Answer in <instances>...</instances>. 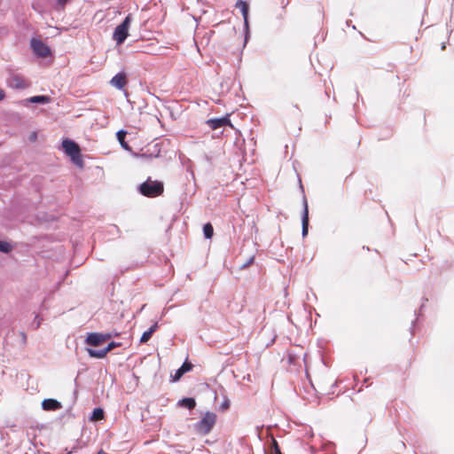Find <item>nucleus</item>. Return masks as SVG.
Segmentation results:
<instances>
[{"mask_svg":"<svg viewBox=\"0 0 454 454\" xmlns=\"http://www.w3.org/2000/svg\"><path fill=\"white\" fill-rule=\"evenodd\" d=\"M217 416L212 411H207L201 419L194 425L195 432L200 435H207L216 423Z\"/></svg>","mask_w":454,"mask_h":454,"instance_id":"obj_1","label":"nucleus"},{"mask_svg":"<svg viewBox=\"0 0 454 454\" xmlns=\"http://www.w3.org/2000/svg\"><path fill=\"white\" fill-rule=\"evenodd\" d=\"M163 184L160 181L148 178L139 186V191L145 197H158L163 192Z\"/></svg>","mask_w":454,"mask_h":454,"instance_id":"obj_2","label":"nucleus"},{"mask_svg":"<svg viewBox=\"0 0 454 454\" xmlns=\"http://www.w3.org/2000/svg\"><path fill=\"white\" fill-rule=\"evenodd\" d=\"M131 22V16L129 14L124 20L118 25L113 34V39L116 42L118 45H121L124 43L129 35V27Z\"/></svg>","mask_w":454,"mask_h":454,"instance_id":"obj_3","label":"nucleus"},{"mask_svg":"<svg viewBox=\"0 0 454 454\" xmlns=\"http://www.w3.org/2000/svg\"><path fill=\"white\" fill-rule=\"evenodd\" d=\"M31 48L34 53L41 58H46L51 54V49L43 41L33 38L31 40Z\"/></svg>","mask_w":454,"mask_h":454,"instance_id":"obj_4","label":"nucleus"},{"mask_svg":"<svg viewBox=\"0 0 454 454\" xmlns=\"http://www.w3.org/2000/svg\"><path fill=\"white\" fill-rule=\"evenodd\" d=\"M111 333H90L86 338V343L90 346L97 347L101 343L110 340L112 338Z\"/></svg>","mask_w":454,"mask_h":454,"instance_id":"obj_5","label":"nucleus"},{"mask_svg":"<svg viewBox=\"0 0 454 454\" xmlns=\"http://www.w3.org/2000/svg\"><path fill=\"white\" fill-rule=\"evenodd\" d=\"M62 146H63V149L66 152V153L67 155H69L73 160H74L75 158H77L79 156L80 147L74 141L69 140V139H65L62 142Z\"/></svg>","mask_w":454,"mask_h":454,"instance_id":"obj_6","label":"nucleus"},{"mask_svg":"<svg viewBox=\"0 0 454 454\" xmlns=\"http://www.w3.org/2000/svg\"><path fill=\"white\" fill-rule=\"evenodd\" d=\"M7 83L10 87L19 90L26 89L30 85V83L26 79L16 74H13L10 76Z\"/></svg>","mask_w":454,"mask_h":454,"instance_id":"obj_7","label":"nucleus"},{"mask_svg":"<svg viewBox=\"0 0 454 454\" xmlns=\"http://www.w3.org/2000/svg\"><path fill=\"white\" fill-rule=\"evenodd\" d=\"M207 124L211 129H217L224 126H231V120L228 116L209 119L207 121Z\"/></svg>","mask_w":454,"mask_h":454,"instance_id":"obj_8","label":"nucleus"},{"mask_svg":"<svg viewBox=\"0 0 454 454\" xmlns=\"http://www.w3.org/2000/svg\"><path fill=\"white\" fill-rule=\"evenodd\" d=\"M236 7L239 8L242 13L243 19H244V27L246 29V32H248V4L243 1L239 0L236 3ZM247 40V34L246 35V41Z\"/></svg>","mask_w":454,"mask_h":454,"instance_id":"obj_9","label":"nucleus"},{"mask_svg":"<svg viewBox=\"0 0 454 454\" xmlns=\"http://www.w3.org/2000/svg\"><path fill=\"white\" fill-rule=\"evenodd\" d=\"M126 83V74L122 72L116 74L110 81V84L118 90H122Z\"/></svg>","mask_w":454,"mask_h":454,"instance_id":"obj_10","label":"nucleus"},{"mask_svg":"<svg viewBox=\"0 0 454 454\" xmlns=\"http://www.w3.org/2000/svg\"><path fill=\"white\" fill-rule=\"evenodd\" d=\"M192 369V364L189 362H184L175 374L171 375L172 381H178L185 372H190Z\"/></svg>","mask_w":454,"mask_h":454,"instance_id":"obj_11","label":"nucleus"},{"mask_svg":"<svg viewBox=\"0 0 454 454\" xmlns=\"http://www.w3.org/2000/svg\"><path fill=\"white\" fill-rule=\"evenodd\" d=\"M302 236L305 237L308 235L309 231V207L307 200H304L303 204V213H302Z\"/></svg>","mask_w":454,"mask_h":454,"instance_id":"obj_12","label":"nucleus"},{"mask_svg":"<svg viewBox=\"0 0 454 454\" xmlns=\"http://www.w3.org/2000/svg\"><path fill=\"white\" fill-rule=\"evenodd\" d=\"M42 406L45 411H56L60 408V403L55 399H45L42 403Z\"/></svg>","mask_w":454,"mask_h":454,"instance_id":"obj_13","label":"nucleus"},{"mask_svg":"<svg viewBox=\"0 0 454 454\" xmlns=\"http://www.w3.org/2000/svg\"><path fill=\"white\" fill-rule=\"evenodd\" d=\"M157 328H158V323H154V324H153V325L149 328V330L145 331V332L142 334L141 339H140V342H141V343H145V342H147V341L151 339V337H152L153 333L157 330Z\"/></svg>","mask_w":454,"mask_h":454,"instance_id":"obj_14","label":"nucleus"},{"mask_svg":"<svg viewBox=\"0 0 454 454\" xmlns=\"http://www.w3.org/2000/svg\"><path fill=\"white\" fill-rule=\"evenodd\" d=\"M179 404L183 407H185L189 410H192L196 406L195 399L192 397H186L183 398L181 401H179Z\"/></svg>","mask_w":454,"mask_h":454,"instance_id":"obj_15","label":"nucleus"},{"mask_svg":"<svg viewBox=\"0 0 454 454\" xmlns=\"http://www.w3.org/2000/svg\"><path fill=\"white\" fill-rule=\"evenodd\" d=\"M126 134L127 132L124 131V130H119L117 133H116V137H117V139L118 141L120 142L121 147L125 150H128L129 151L130 148L129 146V145L126 143L125 141V137H126Z\"/></svg>","mask_w":454,"mask_h":454,"instance_id":"obj_16","label":"nucleus"},{"mask_svg":"<svg viewBox=\"0 0 454 454\" xmlns=\"http://www.w3.org/2000/svg\"><path fill=\"white\" fill-rule=\"evenodd\" d=\"M268 454H282L280 447L273 436H271V443L268 450Z\"/></svg>","mask_w":454,"mask_h":454,"instance_id":"obj_17","label":"nucleus"},{"mask_svg":"<svg viewBox=\"0 0 454 454\" xmlns=\"http://www.w3.org/2000/svg\"><path fill=\"white\" fill-rule=\"evenodd\" d=\"M31 103L47 104L51 101V98L48 96H34L28 99Z\"/></svg>","mask_w":454,"mask_h":454,"instance_id":"obj_18","label":"nucleus"},{"mask_svg":"<svg viewBox=\"0 0 454 454\" xmlns=\"http://www.w3.org/2000/svg\"><path fill=\"white\" fill-rule=\"evenodd\" d=\"M88 353L91 357L103 358L106 356L107 351L106 348L100 350L88 349Z\"/></svg>","mask_w":454,"mask_h":454,"instance_id":"obj_19","label":"nucleus"},{"mask_svg":"<svg viewBox=\"0 0 454 454\" xmlns=\"http://www.w3.org/2000/svg\"><path fill=\"white\" fill-rule=\"evenodd\" d=\"M203 232L207 239H211L214 234V229L211 223H207L203 227Z\"/></svg>","mask_w":454,"mask_h":454,"instance_id":"obj_20","label":"nucleus"},{"mask_svg":"<svg viewBox=\"0 0 454 454\" xmlns=\"http://www.w3.org/2000/svg\"><path fill=\"white\" fill-rule=\"evenodd\" d=\"M104 419V411L101 408L94 409L92 412V420H101Z\"/></svg>","mask_w":454,"mask_h":454,"instance_id":"obj_21","label":"nucleus"},{"mask_svg":"<svg viewBox=\"0 0 454 454\" xmlns=\"http://www.w3.org/2000/svg\"><path fill=\"white\" fill-rule=\"evenodd\" d=\"M12 250V246L9 242L0 240V252L7 254V253H10Z\"/></svg>","mask_w":454,"mask_h":454,"instance_id":"obj_22","label":"nucleus"},{"mask_svg":"<svg viewBox=\"0 0 454 454\" xmlns=\"http://www.w3.org/2000/svg\"><path fill=\"white\" fill-rule=\"evenodd\" d=\"M55 2H56L55 9L58 11H61V10H64L68 0H55Z\"/></svg>","mask_w":454,"mask_h":454,"instance_id":"obj_23","label":"nucleus"},{"mask_svg":"<svg viewBox=\"0 0 454 454\" xmlns=\"http://www.w3.org/2000/svg\"><path fill=\"white\" fill-rule=\"evenodd\" d=\"M195 194V183L193 182L192 184H189V187L187 188V192H185V196L188 197H192Z\"/></svg>","mask_w":454,"mask_h":454,"instance_id":"obj_24","label":"nucleus"},{"mask_svg":"<svg viewBox=\"0 0 454 454\" xmlns=\"http://www.w3.org/2000/svg\"><path fill=\"white\" fill-rule=\"evenodd\" d=\"M120 346V343H116L114 341H112L110 342L106 348V350L108 352H110L111 350H113L114 348L116 347H119Z\"/></svg>","mask_w":454,"mask_h":454,"instance_id":"obj_25","label":"nucleus"},{"mask_svg":"<svg viewBox=\"0 0 454 454\" xmlns=\"http://www.w3.org/2000/svg\"><path fill=\"white\" fill-rule=\"evenodd\" d=\"M153 148H154V153H152L149 154L150 157H158L160 155V149H158V145H153Z\"/></svg>","mask_w":454,"mask_h":454,"instance_id":"obj_26","label":"nucleus"},{"mask_svg":"<svg viewBox=\"0 0 454 454\" xmlns=\"http://www.w3.org/2000/svg\"><path fill=\"white\" fill-rule=\"evenodd\" d=\"M20 334L23 345H26L27 344V335H26V333L21 332Z\"/></svg>","mask_w":454,"mask_h":454,"instance_id":"obj_27","label":"nucleus"},{"mask_svg":"<svg viewBox=\"0 0 454 454\" xmlns=\"http://www.w3.org/2000/svg\"><path fill=\"white\" fill-rule=\"evenodd\" d=\"M4 91L2 89H0V100L4 99Z\"/></svg>","mask_w":454,"mask_h":454,"instance_id":"obj_28","label":"nucleus"},{"mask_svg":"<svg viewBox=\"0 0 454 454\" xmlns=\"http://www.w3.org/2000/svg\"><path fill=\"white\" fill-rule=\"evenodd\" d=\"M223 409H228V408H229V403H224L223 404Z\"/></svg>","mask_w":454,"mask_h":454,"instance_id":"obj_29","label":"nucleus"},{"mask_svg":"<svg viewBox=\"0 0 454 454\" xmlns=\"http://www.w3.org/2000/svg\"><path fill=\"white\" fill-rule=\"evenodd\" d=\"M141 156L142 157H146L147 156V153H142Z\"/></svg>","mask_w":454,"mask_h":454,"instance_id":"obj_30","label":"nucleus"},{"mask_svg":"<svg viewBox=\"0 0 454 454\" xmlns=\"http://www.w3.org/2000/svg\"><path fill=\"white\" fill-rule=\"evenodd\" d=\"M191 175H192V180H194L193 173H192Z\"/></svg>","mask_w":454,"mask_h":454,"instance_id":"obj_31","label":"nucleus"}]
</instances>
